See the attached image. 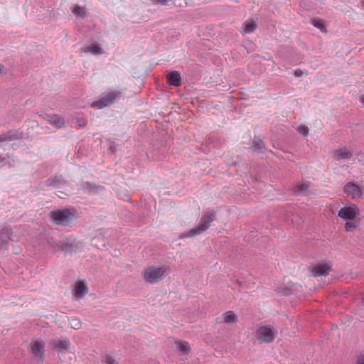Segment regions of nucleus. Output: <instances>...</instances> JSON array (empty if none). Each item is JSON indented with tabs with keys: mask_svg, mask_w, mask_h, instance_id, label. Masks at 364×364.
I'll use <instances>...</instances> for the list:
<instances>
[{
	"mask_svg": "<svg viewBox=\"0 0 364 364\" xmlns=\"http://www.w3.org/2000/svg\"><path fill=\"white\" fill-rule=\"evenodd\" d=\"M104 362L105 364H117V362L112 356L107 355L105 358Z\"/></svg>",
	"mask_w": 364,
	"mask_h": 364,
	"instance_id": "33",
	"label": "nucleus"
},
{
	"mask_svg": "<svg viewBox=\"0 0 364 364\" xmlns=\"http://www.w3.org/2000/svg\"><path fill=\"white\" fill-rule=\"evenodd\" d=\"M122 92L119 90H114L104 94L98 100L93 102L91 107L102 109L112 104L117 98H120Z\"/></svg>",
	"mask_w": 364,
	"mask_h": 364,
	"instance_id": "3",
	"label": "nucleus"
},
{
	"mask_svg": "<svg viewBox=\"0 0 364 364\" xmlns=\"http://www.w3.org/2000/svg\"><path fill=\"white\" fill-rule=\"evenodd\" d=\"M31 353L40 360L44 358V345L41 341H36L31 344Z\"/></svg>",
	"mask_w": 364,
	"mask_h": 364,
	"instance_id": "11",
	"label": "nucleus"
},
{
	"mask_svg": "<svg viewBox=\"0 0 364 364\" xmlns=\"http://www.w3.org/2000/svg\"><path fill=\"white\" fill-rule=\"evenodd\" d=\"M249 149H253L255 151L262 154L266 151V146L262 139L255 138L252 141V146Z\"/></svg>",
	"mask_w": 364,
	"mask_h": 364,
	"instance_id": "16",
	"label": "nucleus"
},
{
	"mask_svg": "<svg viewBox=\"0 0 364 364\" xmlns=\"http://www.w3.org/2000/svg\"><path fill=\"white\" fill-rule=\"evenodd\" d=\"M309 187V184L308 183H298L294 187L293 191L296 195L306 196Z\"/></svg>",
	"mask_w": 364,
	"mask_h": 364,
	"instance_id": "19",
	"label": "nucleus"
},
{
	"mask_svg": "<svg viewBox=\"0 0 364 364\" xmlns=\"http://www.w3.org/2000/svg\"><path fill=\"white\" fill-rule=\"evenodd\" d=\"M224 322L227 323H234L237 320V316L232 311H228L223 314Z\"/></svg>",
	"mask_w": 364,
	"mask_h": 364,
	"instance_id": "25",
	"label": "nucleus"
},
{
	"mask_svg": "<svg viewBox=\"0 0 364 364\" xmlns=\"http://www.w3.org/2000/svg\"><path fill=\"white\" fill-rule=\"evenodd\" d=\"M216 219V215L210 212L206 211L201 217L198 225L186 232L182 233L180 236V239L194 237L196 235H198L205 231L210 226V223Z\"/></svg>",
	"mask_w": 364,
	"mask_h": 364,
	"instance_id": "2",
	"label": "nucleus"
},
{
	"mask_svg": "<svg viewBox=\"0 0 364 364\" xmlns=\"http://www.w3.org/2000/svg\"><path fill=\"white\" fill-rule=\"evenodd\" d=\"M361 304H362L363 306L364 307V295H363V297L362 298Z\"/></svg>",
	"mask_w": 364,
	"mask_h": 364,
	"instance_id": "37",
	"label": "nucleus"
},
{
	"mask_svg": "<svg viewBox=\"0 0 364 364\" xmlns=\"http://www.w3.org/2000/svg\"><path fill=\"white\" fill-rule=\"evenodd\" d=\"M60 193H61L62 194H64L65 196H68V193H65L64 192H61V191H60Z\"/></svg>",
	"mask_w": 364,
	"mask_h": 364,
	"instance_id": "38",
	"label": "nucleus"
},
{
	"mask_svg": "<svg viewBox=\"0 0 364 364\" xmlns=\"http://www.w3.org/2000/svg\"><path fill=\"white\" fill-rule=\"evenodd\" d=\"M355 228H356L355 224L352 222H347L345 224V229L347 232H352Z\"/></svg>",
	"mask_w": 364,
	"mask_h": 364,
	"instance_id": "30",
	"label": "nucleus"
},
{
	"mask_svg": "<svg viewBox=\"0 0 364 364\" xmlns=\"http://www.w3.org/2000/svg\"><path fill=\"white\" fill-rule=\"evenodd\" d=\"M49 218L55 225L70 226L78 218V213L76 208L69 207L51 211Z\"/></svg>",
	"mask_w": 364,
	"mask_h": 364,
	"instance_id": "1",
	"label": "nucleus"
},
{
	"mask_svg": "<svg viewBox=\"0 0 364 364\" xmlns=\"http://www.w3.org/2000/svg\"><path fill=\"white\" fill-rule=\"evenodd\" d=\"M80 187L82 190L90 194L98 193L105 189L104 187L89 181L81 182Z\"/></svg>",
	"mask_w": 364,
	"mask_h": 364,
	"instance_id": "10",
	"label": "nucleus"
},
{
	"mask_svg": "<svg viewBox=\"0 0 364 364\" xmlns=\"http://www.w3.org/2000/svg\"><path fill=\"white\" fill-rule=\"evenodd\" d=\"M359 209L353 203H349L346 206L341 208L338 216L346 220H351L359 215Z\"/></svg>",
	"mask_w": 364,
	"mask_h": 364,
	"instance_id": "5",
	"label": "nucleus"
},
{
	"mask_svg": "<svg viewBox=\"0 0 364 364\" xmlns=\"http://www.w3.org/2000/svg\"><path fill=\"white\" fill-rule=\"evenodd\" d=\"M165 272L164 267L151 266L144 270V277L149 283H156L162 279Z\"/></svg>",
	"mask_w": 364,
	"mask_h": 364,
	"instance_id": "4",
	"label": "nucleus"
},
{
	"mask_svg": "<svg viewBox=\"0 0 364 364\" xmlns=\"http://www.w3.org/2000/svg\"><path fill=\"white\" fill-rule=\"evenodd\" d=\"M48 121L57 128H60L64 124V119L57 114L48 115Z\"/></svg>",
	"mask_w": 364,
	"mask_h": 364,
	"instance_id": "20",
	"label": "nucleus"
},
{
	"mask_svg": "<svg viewBox=\"0 0 364 364\" xmlns=\"http://www.w3.org/2000/svg\"><path fill=\"white\" fill-rule=\"evenodd\" d=\"M69 324L74 329H79L82 326L80 320L77 317H73L69 319Z\"/></svg>",
	"mask_w": 364,
	"mask_h": 364,
	"instance_id": "26",
	"label": "nucleus"
},
{
	"mask_svg": "<svg viewBox=\"0 0 364 364\" xmlns=\"http://www.w3.org/2000/svg\"><path fill=\"white\" fill-rule=\"evenodd\" d=\"M298 132L304 136H307L309 134V128L306 126H300L297 129Z\"/></svg>",
	"mask_w": 364,
	"mask_h": 364,
	"instance_id": "31",
	"label": "nucleus"
},
{
	"mask_svg": "<svg viewBox=\"0 0 364 364\" xmlns=\"http://www.w3.org/2000/svg\"><path fill=\"white\" fill-rule=\"evenodd\" d=\"M256 336L264 343H271L274 339V333L269 326L259 327L256 331Z\"/></svg>",
	"mask_w": 364,
	"mask_h": 364,
	"instance_id": "7",
	"label": "nucleus"
},
{
	"mask_svg": "<svg viewBox=\"0 0 364 364\" xmlns=\"http://www.w3.org/2000/svg\"><path fill=\"white\" fill-rule=\"evenodd\" d=\"M351 156V152L346 150L338 149L335 151V159L337 160L347 159H350Z\"/></svg>",
	"mask_w": 364,
	"mask_h": 364,
	"instance_id": "23",
	"label": "nucleus"
},
{
	"mask_svg": "<svg viewBox=\"0 0 364 364\" xmlns=\"http://www.w3.org/2000/svg\"><path fill=\"white\" fill-rule=\"evenodd\" d=\"M311 24L316 28H318L321 31H326V21L321 18H314L311 20Z\"/></svg>",
	"mask_w": 364,
	"mask_h": 364,
	"instance_id": "24",
	"label": "nucleus"
},
{
	"mask_svg": "<svg viewBox=\"0 0 364 364\" xmlns=\"http://www.w3.org/2000/svg\"><path fill=\"white\" fill-rule=\"evenodd\" d=\"M21 139H23V134L19 133L18 131L9 130L6 133H3L0 134V142L14 141ZM1 146H2L0 145V147Z\"/></svg>",
	"mask_w": 364,
	"mask_h": 364,
	"instance_id": "13",
	"label": "nucleus"
},
{
	"mask_svg": "<svg viewBox=\"0 0 364 364\" xmlns=\"http://www.w3.org/2000/svg\"><path fill=\"white\" fill-rule=\"evenodd\" d=\"M166 80L168 85L178 87L181 85V75L179 71H170L166 75Z\"/></svg>",
	"mask_w": 364,
	"mask_h": 364,
	"instance_id": "12",
	"label": "nucleus"
},
{
	"mask_svg": "<svg viewBox=\"0 0 364 364\" xmlns=\"http://www.w3.org/2000/svg\"><path fill=\"white\" fill-rule=\"evenodd\" d=\"M304 75V71L300 69H296L294 70V76L296 77H301Z\"/></svg>",
	"mask_w": 364,
	"mask_h": 364,
	"instance_id": "34",
	"label": "nucleus"
},
{
	"mask_svg": "<svg viewBox=\"0 0 364 364\" xmlns=\"http://www.w3.org/2000/svg\"><path fill=\"white\" fill-rule=\"evenodd\" d=\"M343 191L346 194L351 195L353 199L360 198L363 193L360 187L353 182L347 183L343 188Z\"/></svg>",
	"mask_w": 364,
	"mask_h": 364,
	"instance_id": "9",
	"label": "nucleus"
},
{
	"mask_svg": "<svg viewBox=\"0 0 364 364\" xmlns=\"http://www.w3.org/2000/svg\"><path fill=\"white\" fill-rule=\"evenodd\" d=\"M177 349L183 355H188L191 350V347L187 341H178L176 343Z\"/></svg>",
	"mask_w": 364,
	"mask_h": 364,
	"instance_id": "21",
	"label": "nucleus"
},
{
	"mask_svg": "<svg viewBox=\"0 0 364 364\" xmlns=\"http://www.w3.org/2000/svg\"><path fill=\"white\" fill-rule=\"evenodd\" d=\"M58 247L60 248L62 250H65L66 252H73L74 250H73V245L71 244V243H68V242H66V243H64V242H60V244L58 245Z\"/></svg>",
	"mask_w": 364,
	"mask_h": 364,
	"instance_id": "27",
	"label": "nucleus"
},
{
	"mask_svg": "<svg viewBox=\"0 0 364 364\" xmlns=\"http://www.w3.org/2000/svg\"><path fill=\"white\" fill-rule=\"evenodd\" d=\"M88 292V288L86 284L83 282H78L75 284L74 296L80 299L85 296Z\"/></svg>",
	"mask_w": 364,
	"mask_h": 364,
	"instance_id": "14",
	"label": "nucleus"
},
{
	"mask_svg": "<svg viewBox=\"0 0 364 364\" xmlns=\"http://www.w3.org/2000/svg\"><path fill=\"white\" fill-rule=\"evenodd\" d=\"M55 343L54 348L58 350V353L68 350L70 348V343L68 339L56 341Z\"/></svg>",
	"mask_w": 364,
	"mask_h": 364,
	"instance_id": "18",
	"label": "nucleus"
},
{
	"mask_svg": "<svg viewBox=\"0 0 364 364\" xmlns=\"http://www.w3.org/2000/svg\"><path fill=\"white\" fill-rule=\"evenodd\" d=\"M2 160H3V159L0 157V163L2 161Z\"/></svg>",
	"mask_w": 364,
	"mask_h": 364,
	"instance_id": "39",
	"label": "nucleus"
},
{
	"mask_svg": "<svg viewBox=\"0 0 364 364\" xmlns=\"http://www.w3.org/2000/svg\"><path fill=\"white\" fill-rule=\"evenodd\" d=\"M278 292L283 294L284 296H290L293 294V290L289 287L279 288L277 290Z\"/></svg>",
	"mask_w": 364,
	"mask_h": 364,
	"instance_id": "29",
	"label": "nucleus"
},
{
	"mask_svg": "<svg viewBox=\"0 0 364 364\" xmlns=\"http://www.w3.org/2000/svg\"><path fill=\"white\" fill-rule=\"evenodd\" d=\"M73 12L78 16H82L85 14V9L79 5H75Z\"/></svg>",
	"mask_w": 364,
	"mask_h": 364,
	"instance_id": "28",
	"label": "nucleus"
},
{
	"mask_svg": "<svg viewBox=\"0 0 364 364\" xmlns=\"http://www.w3.org/2000/svg\"><path fill=\"white\" fill-rule=\"evenodd\" d=\"M356 364H364V354L358 355Z\"/></svg>",
	"mask_w": 364,
	"mask_h": 364,
	"instance_id": "35",
	"label": "nucleus"
},
{
	"mask_svg": "<svg viewBox=\"0 0 364 364\" xmlns=\"http://www.w3.org/2000/svg\"><path fill=\"white\" fill-rule=\"evenodd\" d=\"M18 238L13 235L12 229L4 226L0 229V247L8 248L9 241H17Z\"/></svg>",
	"mask_w": 364,
	"mask_h": 364,
	"instance_id": "6",
	"label": "nucleus"
},
{
	"mask_svg": "<svg viewBox=\"0 0 364 364\" xmlns=\"http://www.w3.org/2000/svg\"><path fill=\"white\" fill-rule=\"evenodd\" d=\"M82 50L85 53H91L92 54L102 53V48L98 44L93 43L91 46L84 47Z\"/></svg>",
	"mask_w": 364,
	"mask_h": 364,
	"instance_id": "22",
	"label": "nucleus"
},
{
	"mask_svg": "<svg viewBox=\"0 0 364 364\" xmlns=\"http://www.w3.org/2000/svg\"><path fill=\"white\" fill-rule=\"evenodd\" d=\"M78 127H85L87 125V121L85 119H84L82 117H76Z\"/></svg>",
	"mask_w": 364,
	"mask_h": 364,
	"instance_id": "32",
	"label": "nucleus"
},
{
	"mask_svg": "<svg viewBox=\"0 0 364 364\" xmlns=\"http://www.w3.org/2000/svg\"><path fill=\"white\" fill-rule=\"evenodd\" d=\"M257 26L256 21L250 18L243 23L242 29L245 33H252L255 31Z\"/></svg>",
	"mask_w": 364,
	"mask_h": 364,
	"instance_id": "17",
	"label": "nucleus"
},
{
	"mask_svg": "<svg viewBox=\"0 0 364 364\" xmlns=\"http://www.w3.org/2000/svg\"><path fill=\"white\" fill-rule=\"evenodd\" d=\"M45 185L55 189L64 188L69 185L68 182L62 175H55L49 177L46 181Z\"/></svg>",
	"mask_w": 364,
	"mask_h": 364,
	"instance_id": "8",
	"label": "nucleus"
},
{
	"mask_svg": "<svg viewBox=\"0 0 364 364\" xmlns=\"http://www.w3.org/2000/svg\"><path fill=\"white\" fill-rule=\"evenodd\" d=\"M330 267L327 264H318L312 268L314 276L318 277L328 274Z\"/></svg>",
	"mask_w": 364,
	"mask_h": 364,
	"instance_id": "15",
	"label": "nucleus"
},
{
	"mask_svg": "<svg viewBox=\"0 0 364 364\" xmlns=\"http://www.w3.org/2000/svg\"><path fill=\"white\" fill-rule=\"evenodd\" d=\"M167 0H155L156 2L164 4L166 2Z\"/></svg>",
	"mask_w": 364,
	"mask_h": 364,
	"instance_id": "36",
	"label": "nucleus"
}]
</instances>
